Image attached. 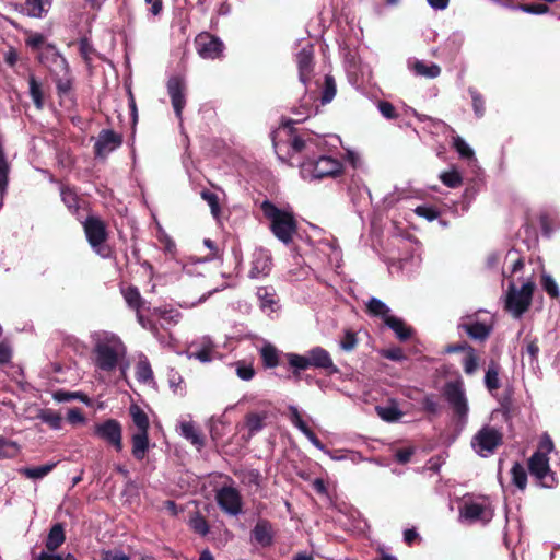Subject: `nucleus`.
I'll list each match as a JSON object with an SVG mask.
<instances>
[{
  "mask_svg": "<svg viewBox=\"0 0 560 560\" xmlns=\"http://www.w3.org/2000/svg\"><path fill=\"white\" fill-rule=\"evenodd\" d=\"M91 340L95 366L105 372L119 368L121 375L125 376L129 363L126 361L127 348L122 340L116 334L106 330L92 332Z\"/></svg>",
  "mask_w": 560,
  "mask_h": 560,
  "instance_id": "1",
  "label": "nucleus"
},
{
  "mask_svg": "<svg viewBox=\"0 0 560 560\" xmlns=\"http://www.w3.org/2000/svg\"><path fill=\"white\" fill-rule=\"evenodd\" d=\"M261 210L270 221L273 235L282 243L289 244L296 232V222L292 212L281 210L268 200L261 203Z\"/></svg>",
  "mask_w": 560,
  "mask_h": 560,
  "instance_id": "2",
  "label": "nucleus"
},
{
  "mask_svg": "<svg viewBox=\"0 0 560 560\" xmlns=\"http://www.w3.org/2000/svg\"><path fill=\"white\" fill-rule=\"evenodd\" d=\"M443 396L458 423L465 425L468 422L469 404L463 381L447 382L443 387Z\"/></svg>",
  "mask_w": 560,
  "mask_h": 560,
  "instance_id": "3",
  "label": "nucleus"
},
{
  "mask_svg": "<svg viewBox=\"0 0 560 560\" xmlns=\"http://www.w3.org/2000/svg\"><path fill=\"white\" fill-rule=\"evenodd\" d=\"M342 171V164L338 159L320 155L316 160L307 159L301 163V175L305 179H322L335 177Z\"/></svg>",
  "mask_w": 560,
  "mask_h": 560,
  "instance_id": "4",
  "label": "nucleus"
},
{
  "mask_svg": "<svg viewBox=\"0 0 560 560\" xmlns=\"http://www.w3.org/2000/svg\"><path fill=\"white\" fill-rule=\"evenodd\" d=\"M459 517L468 523H489L493 517L490 499L487 497L466 499L459 509Z\"/></svg>",
  "mask_w": 560,
  "mask_h": 560,
  "instance_id": "5",
  "label": "nucleus"
},
{
  "mask_svg": "<svg viewBox=\"0 0 560 560\" xmlns=\"http://www.w3.org/2000/svg\"><path fill=\"white\" fill-rule=\"evenodd\" d=\"M458 328L475 340H485L492 331V316L485 311L463 316L458 323Z\"/></svg>",
  "mask_w": 560,
  "mask_h": 560,
  "instance_id": "6",
  "label": "nucleus"
},
{
  "mask_svg": "<svg viewBox=\"0 0 560 560\" xmlns=\"http://www.w3.org/2000/svg\"><path fill=\"white\" fill-rule=\"evenodd\" d=\"M534 288L532 281L523 283L520 289L515 288L514 284L510 285L505 307L514 317L518 318L527 311L532 302Z\"/></svg>",
  "mask_w": 560,
  "mask_h": 560,
  "instance_id": "7",
  "label": "nucleus"
},
{
  "mask_svg": "<svg viewBox=\"0 0 560 560\" xmlns=\"http://www.w3.org/2000/svg\"><path fill=\"white\" fill-rule=\"evenodd\" d=\"M501 443L502 433L491 425H483L471 439L472 450L481 457L492 455Z\"/></svg>",
  "mask_w": 560,
  "mask_h": 560,
  "instance_id": "8",
  "label": "nucleus"
},
{
  "mask_svg": "<svg viewBox=\"0 0 560 560\" xmlns=\"http://www.w3.org/2000/svg\"><path fill=\"white\" fill-rule=\"evenodd\" d=\"M528 468L530 475L544 488H553L557 485L555 474L549 466V458L544 452H535L529 460Z\"/></svg>",
  "mask_w": 560,
  "mask_h": 560,
  "instance_id": "9",
  "label": "nucleus"
},
{
  "mask_svg": "<svg viewBox=\"0 0 560 560\" xmlns=\"http://www.w3.org/2000/svg\"><path fill=\"white\" fill-rule=\"evenodd\" d=\"M93 432L95 436L113 446L115 451H122V427L116 419H107L96 423Z\"/></svg>",
  "mask_w": 560,
  "mask_h": 560,
  "instance_id": "10",
  "label": "nucleus"
},
{
  "mask_svg": "<svg viewBox=\"0 0 560 560\" xmlns=\"http://www.w3.org/2000/svg\"><path fill=\"white\" fill-rule=\"evenodd\" d=\"M83 226L86 238L95 253L102 257H107L109 250L104 246L107 236L105 224L97 218L89 217Z\"/></svg>",
  "mask_w": 560,
  "mask_h": 560,
  "instance_id": "11",
  "label": "nucleus"
},
{
  "mask_svg": "<svg viewBox=\"0 0 560 560\" xmlns=\"http://www.w3.org/2000/svg\"><path fill=\"white\" fill-rule=\"evenodd\" d=\"M295 61L299 70V80L306 85L314 72V48L310 42H305L296 52Z\"/></svg>",
  "mask_w": 560,
  "mask_h": 560,
  "instance_id": "12",
  "label": "nucleus"
},
{
  "mask_svg": "<svg viewBox=\"0 0 560 560\" xmlns=\"http://www.w3.org/2000/svg\"><path fill=\"white\" fill-rule=\"evenodd\" d=\"M197 52L203 59H217L223 55V42L209 33H201L196 38Z\"/></svg>",
  "mask_w": 560,
  "mask_h": 560,
  "instance_id": "13",
  "label": "nucleus"
},
{
  "mask_svg": "<svg viewBox=\"0 0 560 560\" xmlns=\"http://www.w3.org/2000/svg\"><path fill=\"white\" fill-rule=\"evenodd\" d=\"M215 499L218 505L225 513L236 516L242 511V498L237 489L233 487H222L217 491Z\"/></svg>",
  "mask_w": 560,
  "mask_h": 560,
  "instance_id": "14",
  "label": "nucleus"
},
{
  "mask_svg": "<svg viewBox=\"0 0 560 560\" xmlns=\"http://www.w3.org/2000/svg\"><path fill=\"white\" fill-rule=\"evenodd\" d=\"M186 83L180 77H172L167 81V92L176 117L182 120L183 109L186 105Z\"/></svg>",
  "mask_w": 560,
  "mask_h": 560,
  "instance_id": "15",
  "label": "nucleus"
},
{
  "mask_svg": "<svg viewBox=\"0 0 560 560\" xmlns=\"http://www.w3.org/2000/svg\"><path fill=\"white\" fill-rule=\"evenodd\" d=\"M252 267L249 270V277L252 279H258L269 275L271 270L272 259L268 250L264 248H257L252 255Z\"/></svg>",
  "mask_w": 560,
  "mask_h": 560,
  "instance_id": "16",
  "label": "nucleus"
},
{
  "mask_svg": "<svg viewBox=\"0 0 560 560\" xmlns=\"http://www.w3.org/2000/svg\"><path fill=\"white\" fill-rule=\"evenodd\" d=\"M310 366L326 370L329 374L339 373V369L334 364L330 353L322 347H313L307 351Z\"/></svg>",
  "mask_w": 560,
  "mask_h": 560,
  "instance_id": "17",
  "label": "nucleus"
},
{
  "mask_svg": "<svg viewBox=\"0 0 560 560\" xmlns=\"http://www.w3.org/2000/svg\"><path fill=\"white\" fill-rule=\"evenodd\" d=\"M122 143V138L119 133L113 130H102L95 142V153L98 156H105L119 148Z\"/></svg>",
  "mask_w": 560,
  "mask_h": 560,
  "instance_id": "18",
  "label": "nucleus"
},
{
  "mask_svg": "<svg viewBox=\"0 0 560 560\" xmlns=\"http://www.w3.org/2000/svg\"><path fill=\"white\" fill-rule=\"evenodd\" d=\"M42 61L49 68L54 77L63 75L69 72V65L66 58L55 47H51L42 56Z\"/></svg>",
  "mask_w": 560,
  "mask_h": 560,
  "instance_id": "19",
  "label": "nucleus"
},
{
  "mask_svg": "<svg viewBox=\"0 0 560 560\" xmlns=\"http://www.w3.org/2000/svg\"><path fill=\"white\" fill-rule=\"evenodd\" d=\"M253 539L261 547H269L273 544V530L267 521H259L252 530Z\"/></svg>",
  "mask_w": 560,
  "mask_h": 560,
  "instance_id": "20",
  "label": "nucleus"
},
{
  "mask_svg": "<svg viewBox=\"0 0 560 560\" xmlns=\"http://www.w3.org/2000/svg\"><path fill=\"white\" fill-rule=\"evenodd\" d=\"M409 69L418 77L435 79L441 74V68L434 62H424L422 60H413L408 62Z\"/></svg>",
  "mask_w": 560,
  "mask_h": 560,
  "instance_id": "21",
  "label": "nucleus"
},
{
  "mask_svg": "<svg viewBox=\"0 0 560 560\" xmlns=\"http://www.w3.org/2000/svg\"><path fill=\"white\" fill-rule=\"evenodd\" d=\"M320 137L308 136L306 139L302 136H294L290 141V147L293 153L300 152H313L315 147H318L322 142Z\"/></svg>",
  "mask_w": 560,
  "mask_h": 560,
  "instance_id": "22",
  "label": "nucleus"
},
{
  "mask_svg": "<svg viewBox=\"0 0 560 560\" xmlns=\"http://www.w3.org/2000/svg\"><path fill=\"white\" fill-rule=\"evenodd\" d=\"M132 443V455L136 459L142 460L145 457L150 448L149 433L148 432H135L131 435Z\"/></svg>",
  "mask_w": 560,
  "mask_h": 560,
  "instance_id": "23",
  "label": "nucleus"
},
{
  "mask_svg": "<svg viewBox=\"0 0 560 560\" xmlns=\"http://www.w3.org/2000/svg\"><path fill=\"white\" fill-rule=\"evenodd\" d=\"M52 0H25L26 14L30 18L42 19L50 10Z\"/></svg>",
  "mask_w": 560,
  "mask_h": 560,
  "instance_id": "24",
  "label": "nucleus"
},
{
  "mask_svg": "<svg viewBox=\"0 0 560 560\" xmlns=\"http://www.w3.org/2000/svg\"><path fill=\"white\" fill-rule=\"evenodd\" d=\"M259 353L262 360V364L267 369H273L280 363L281 352L271 343H265L260 349Z\"/></svg>",
  "mask_w": 560,
  "mask_h": 560,
  "instance_id": "25",
  "label": "nucleus"
},
{
  "mask_svg": "<svg viewBox=\"0 0 560 560\" xmlns=\"http://www.w3.org/2000/svg\"><path fill=\"white\" fill-rule=\"evenodd\" d=\"M129 413L132 419V423L136 428V432H148L150 422L148 415L138 405H131Z\"/></svg>",
  "mask_w": 560,
  "mask_h": 560,
  "instance_id": "26",
  "label": "nucleus"
},
{
  "mask_svg": "<svg viewBox=\"0 0 560 560\" xmlns=\"http://www.w3.org/2000/svg\"><path fill=\"white\" fill-rule=\"evenodd\" d=\"M385 325L390 328L400 340H407L411 336V328L405 322L394 315L386 317Z\"/></svg>",
  "mask_w": 560,
  "mask_h": 560,
  "instance_id": "27",
  "label": "nucleus"
},
{
  "mask_svg": "<svg viewBox=\"0 0 560 560\" xmlns=\"http://www.w3.org/2000/svg\"><path fill=\"white\" fill-rule=\"evenodd\" d=\"M180 435L190 441L198 448L203 446V439L190 421H183L179 423Z\"/></svg>",
  "mask_w": 560,
  "mask_h": 560,
  "instance_id": "28",
  "label": "nucleus"
},
{
  "mask_svg": "<svg viewBox=\"0 0 560 560\" xmlns=\"http://www.w3.org/2000/svg\"><path fill=\"white\" fill-rule=\"evenodd\" d=\"M257 296L260 302V308L265 312L273 313L278 308V302L275 298V293L267 288H259Z\"/></svg>",
  "mask_w": 560,
  "mask_h": 560,
  "instance_id": "29",
  "label": "nucleus"
},
{
  "mask_svg": "<svg viewBox=\"0 0 560 560\" xmlns=\"http://www.w3.org/2000/svg\"><path fill=\"white\" fill-rule=\"evenodd\" d=\"M315 97L313 95H305L299 108L294 110V114L298 116L295 121H303L308 118L311 115L316 114L317 106H314Z\"/></svg>",
  "mask_w": 560,
  "mask_h": 560,
  "instance_id": "30",
  "label": "nucleus"
},
{
  "mask_svg": "<svg viewBox=\"0 0 560 560\" xmlns=\"http://www.w3.org/2000/svg\"><path fill=\"white\" fill-rule=\"evenodd\" d=\"M56 463H47L37 467H24L20 469V472L28 479L39 480L46 477L54 468Z\"/></svg>",
  "mask_w": 560,
  "mask_h": 560,
  "instance_id": "31",
  "label": "nucleus"
},
{
  "mask_svg": "<svg viewBox=\"0 0 560 560\" xmlns=\"http://www.w3.org/2000/svg\"><path fill=\"white\" fill-rule=\"evenodd\" d=\"M136 377L140 383L153 382V371L147 357L141 355L136 365Z\"/></svg>",
  "mask_w": 560,
  "mask_h": 560,
  "instance_id": "32",
  "label": "nucleus"
},
{
  "mask_svg": "<svg viewBox=\"0 0 560 560\" xmlns=\"http://www.w3.org/2000/svg\"><path fill=\"white\" fill-rule=\"evenodd\" d=\"M122 296L127 303V305L135 310L136 312H139L140 308L143 305V299L136 287H127L121 290Z\"/></svg>",
  "mask_w": 560,
  "mask_h": 560,
  "instance_id": "33",
  "label": "nucleus"
},
{
  "mask_svg": "<svg viewBox=\"0 0 560 560\" xmlns=\"http://www.w3.org/2000/svg\"><path fill=\"white\" fill-rule=\"evenodd\" d=\"M65 541V530L61 524H55L48 534L47 540H46V548L49 551L56 550L58 547H60Z\"/></svg>",
  "mask_w": 560,
  "mask_h": 560,
  "instance_id": "34",
  "label": "nucleus"
},
{
  "mask_svg": "<svg viewBox=\"0 0 560 560\" xmlns=\"http://www.w3.org/2000/svg\"><path fill=\"white\" fill-rule=\"evenodd\" d=\"M267 412H250L246 416V427L250 435L261 431L265 427Z\"/></svg>",
  "mask_w": 560,
  "mask_h": 560,
  "instance_id": "35",
  "label": "nucleus"
},
{
  "mask_svg": "<svg viewBox=\"0 0 560 560\" xmlns=\"http://www.w3.org/2000/svg\"><path fill=\"white\" fill-rule=\"evenodd\" d=\"M375 410H376L377 416L387 422H396V421L400 420V418L404 415L400 411V409L394 404L386 405V406H377L375 408Z\"/></svg>",
  "mask_w": 560,
  "mask_h": 560,
  "instance_id": "36",
  "label": "nucleus"
},
{
  "mask_svg": "<svg viewBox=\"0 0 560 560\" xmlns=\"http://www.w3.org/2000/svg\"><path fill=\"white\" fill-rule=\"evenodd\" d=\"M289 365L293 369L294 375H298L300 371L306 370L310 366L307 352L305 354L298 353H285Z\"/></svg>",
  "mask_w": 560,
  "mask_h": 560,
  "instance_id": "37",
  "label": "nucleus"
},
{
  "mask_svg": "<svg viewBox=\"0 0 560 560\" xmlns=\"http://www.w3.org/2000/svg\"><path fill=\"white\" fill-rule=\"evenodd\" d=\"M368 311L370 314L374 316H380L383 322L386 320V317H389L390 308L380 299L377 298H371L366 303Z\"/></svg>",
  "mask_w": 560,
  "mask_h": 560,
  "instance_id": "38",
  "label": "nucleus"
},
{
  "mask_svg": "<svg viewBox=\"0 0 560 560\" xmlns=\"http://www.w3.org/2000/svg\"><path fill=\"white\" fill-rule=\"evenodd\" d=\"M21 451V446L11 440L0 436V458L11 459L15 458Z\"/></svg>",
  "mask_w": 560,
  "mask_h": 560,
  "instance_id": "39",
  "label": "nucleus"
},
{
  "mask_svg": "<svg viewBox=\"0 0 560 560\" xmlns=\"http://www.w3.org/2000/svg\"><path fill=\"white\" fill-rule=\"evenodd\" d=\"M540 285L542 290L551 298L558 299L560 296V289L556 280L546 271L541 272Z\"/></svg>",
  "mask_w": 560,
  "mask_h": 560,
  "instance_id": "40",
  "label": "nucleus"
},
{
  "mask_svg": "<svg viewBox=\"0 0 560 560\" xmlns=\"http://www.w3.org/2000/svg\"><path fill=\"white\" fill-rule=\"evenodd\" d=\"M10 164L7 160L3 144L0 141V194H4L8 187Z\"/></svg>",
  "mask_w": 560,
  "mask_h": 560,
  "instance_id": "41",
  "label": "nucleus"
},
{
  "mask_svg": "<svg viewBox=\"0 0 560 560\" xmlns=\"http://www.w3.org/2000/svg\"><path fill=\"white\" fill-rule=\"evenodd\" d=\"M153 314L161 318L167 325H175L179 322L182 314L177 310L156 307L153 310Z\"/></svg>",
  "mask_w": 560,
  "mask_h": 560,
  "instance_id": "42",
  "label": "nucleus"
},
{
  "mask_svg": "<svg viewBox=\"0 0 560 560\" xmlns=\"http://www.w3.org/2000/svg\"><path fill=\"white\" fill-rule=\"evenodd\" d=\"M212 343L207 340L202 348H195L190 350L189 358H194L202 363L210 362L213 359Z\"/></svg>",
  "mask_w": 560,
  "mask_h": 560,
  "instance_id": "43",
  "label": "nucleus"
},
{
  "mask_svg": "<svg viewBox=\"0 0 560 560\" xmlns=\"http://www.w3.org/2000/svg\"><path fill=\"white\" fill-rule=\"evenodd\" d=\"M60 196L63 201V203L67 206V208L72 212L77 213L80 208V199L78 195L68 187H61L60 188Z\"/></svg>",
  "mask_w": 560,
  "mask_h": 560,
  "instance_id": "44",
  "label": "nucleus"
},
{
  "mask_svg": "<svg viewBox=\"0 0 560 560\" xmlns=\"http://www.w3.org/2000/svg\"><path fill=\"white\" fill-rule=\"evenodd\" d=\"M37 418L40 419L46 424H48L54 430H59L61 428V416L51 409L40 410Z\"/></svg>",
  "mask_w": 560,
  "mask_h": 560,
  "instance_id": "45",
  "label": "nucleus"
},
{
  "mask_svg": "<svg viewBox=\"0 0 560 560\" xmlns=\"http://www.w3.org/2000/svg\"><path fill=\"white\" fill-rule=\"evenodd\" d=\"M511 476L513 483L521 490H524L527 485V472L523 465L515 463L511 468Z\"/></svg>",
  "mask_w": 560,
  "mask_h": 560,
  "instance_id": "46",
  "label": "nucleus"
},
{
  "mask_svg": "<svg viewBox=\"0 0 560 560\" xmlns=\"http://www.w3.org/2000/svg\"><path fill=\"white\" fill-rule=\"evenodd\" d=\"M453 147L458 152L460 158L468 159L476 162L474 150L469 144L459 136L453 137Z\"/></svg>",
  "mask_w": 560,
  "mask_h": 560,
  "instance_id": "47",
  "label": "nucleus"
},
{
  "mask_svg": "<svg viewBox=\"0 0 560 560\" xmlns=\"http://www.w3.org/2000/svg\"><path fill=\"white\" fill-rule=\"evenodd\" d=\"M485 385L490 392L500 387L499 368L494 363L490 364L486 371Z\"/></svg>",
  "mask_w": 560,
  "mask_h": 560,
  "instance_id": "48",
  "label": "nucleus"
},
{
  "mask_svg": "<svg viewBox=\"0 0 560 560\" xmlns=\"http://www.w3.org/2000/svg\"><path fill=\"white\" fill-rule=\"evenodd\" d=\"M359 343L357 334L352 330H346L339 340V347L345 352L353 351Z\"/></svg>",
  "mask_w": 560,
  "mask_h": 560,
  "instance_id": "49",
  "label": "nucleus"
},
{
  "mask_svg": "<svg viewBox=\"0 0 560 560\" xmlns=\"http://www.w3.org/2000/svg\"><path fill=\"white\" fill-rule=\"evenodd\" d=\"M440 179L442 183L450 187V188H456L462 185L463 178L457 170L452 168L447 172H443L440 174Z\"/></svg>",
  "mask_w": 560,
  "mask_h": 560,
  "instance_id": "50",
  "label": "nucleus"
},
{
  "mask_svg": "<svg viewBox=\"0 0 560 560\" xmlns=\"http://www.w3.org/2000/svg\"><path fill=\"white\" fill-rule=\"evenodd\" d=\"M462 364L465 373L468 375L474 374L478 370L479 360L472 348H468V352H466V355L464 357Z\"/></svg>",
  "mask_w": 560,
  "mask_h": 560,
  "instance_id": "51",
  "label": "nucleus"
},
{
  "mask_svg": "<svg viewBox=\"0 0 560 560\" xmlns=\"http://www.w3.org/2000/svg\"><path fill=\"white\" fill-rule=\"evenodd\" d=\"M30 94L35 106L40 109L43 107V93L40 84L37 82L34 75L28 79Z\"/></svg>",
  "mask_w": 560,
  "mask_h": 560,
  "instance_id": "52",
  "label": "nucleus"
},
{
  "mask_svg": "<svg viewBox=\"0 0 560 560\" xmlns=\"http://www.w3.org/2000/svg\"><path fill=\"white\" fill-rule=\"evenodd\" d=\"M336 95V83L332 77H325L324 90L322 93V104H328Z\"/></svg>",
  "mask_w": 560,
  "mask_h": 560,
  "instance_id": "53",
  "label": "nucleus"
},
{
  "mask_svg": "<svg viewBox=\"0 0 560 560\" xmlns=\"http://www.w3.org/2000/svg\"><path fill=\"white\" fill-rule=\"evenodd\" d=\"M468 92L471 96L472 101V108L475 112V115L480 118L485 114V101L481 94L474 88H469Z\"/></svg>",
  "mask_w": 560,
  "mask_h": 560,
  "instance_id": "54",
  "label": "nucleus"
},
{
  "mask_svg": "<svg viewBox=\"0 0 560 560\" xmlns=\"http://www.w3.org/2000/svg\"><path fill=\"white\" fill-rule=\"evenodd\" d=\"M55 80L59 95H67L70 93L72 88V78L70 75V71L63 75H55Z\"/></svg>",
  "mask_w": 560,
  "mask_h": 560,
  "instance_id": "55",
  "label": "nucleus"
},
{
  "mask_svg": "<svg viewBox=\"0 0 560 560\" xmlns=\"http://www.w3.org/2000/svg\"><path fill=\"white\" fill-rule=\"evenodd\" d=\"M189 526L201 536H206L209 533V525L200 514H196L189 520Z\"/></svg>",
  "mask_w": 560,
  "mask_h": 560,
  "instance_id": "56",
  "label": "nucleus"
},
{
  "mask_svg": "<svg viewBox=\"0 0 560 560\" xmlns=\"http://www.w3.org/2000/svg\"><path fill=\"white\" fill-rule=\"evenodd\" d=\"M201 198L209 205L212 215L218 218L220 214V205L217 194L210 190H202Z\"/></svg>",
  "mask_w": 560,
  "mask_h": 560,
  "instance_id": "57",
  "label": "nucleus"
},
{
  "mask_svg": "<svg viewBox=\"0 0 560 560\" xmlns=\"http://www.w3.org/2000/svg\"><path fill=\"white\" fill-rule=\"evenodd\" d=\"M236 375L243 381H250L255 375V370L252 364L238 361L235 363Z\"/></svg>",
  "mask_w": 560,
  "mask_h": 560,
  "instance_id": "58",
  "label": "nucleus"
},
{
  "mask_svg": "<svg viewBox=\"0 0 560 560\" xmlns=\"http://www.w3.org/2000/svg\"><path fill=\"white\" fill-rule=\"evenodd\" d=\"M512 8L530 14H545L549 11L548 7L544 3L521 4Z\"/></svg>",
  "mask_w": 560,
  "mask_h": 560,
  "instance_id": "59",
  "label": "nucleus"
},
{
  "mask_svg": "<svg viewBox=\"0 0 560 560\" xmlns=\"http://www.w3.org/2000/svg\"><path fill=\"white\" fill-rule=\"evenodd\" d=\"M423 408L425 411L436 415L441 410V405L433 395H427L423 398Z\"/></svg>",
  "mask_w": 560,
  "mask_h": 560,
  "instance_id": "60",
  "label": "nucleus"
},
{
  "mask_svg": "<svg viewBox=\"0 0 560 560\" xmlns=\"http://www.w3.org/2000/svg\"><path fill=\"white\" fill-rule=\"evenodd\" d=\"M415 212L419 217L425 218L428 221H433L439 215L438 210L429 206H419L415 209Z\"/></svg>",
  "mask_w": 560,
  "mask_h": 560,
  "instance_id": "61",
  "label": "nucleus"
},
{
  "mask_svg": "<svg viewBox=\"0 0 560 560\" xmlns=\"http://www.w3.org/2000/svg\"><path fill=\"white\" fill-rule=\"evenodd\" d=\"M378 110L387 119H393L397 117L396 109L389 102H380Z\"/></svg>",
  "mask_w": 560,
  "mask_h": 560,
  "instance_id": "62",
  "label": "nucleus"
},
{
  "mask_svg": "<svg viewBox=\"0 0 560 560\" xmlns=\"http://www.w3.org/2000/svg\"><path fill=\"white\" fill-rule=\"evenodd\" d=\"M45 37L40 33H28L26 45L31 48H39L44 44Z\"/></svg>",
  "mask_w": 560,
  "mask_h": 560,
  "instance_id": "63",
  "label": "nucleus"
},
{
  "mask_svg": "<svg viewBox=\"0 0 560 560\" xmlns=\"http://www.w3.org/2000/svg\"><path fill=\"white\" fill-rule=\"evenodd\" d=\"M38 560H75V558L71 553H67L63 557L61 555L42 552Z\"/></svg>",
  "mask_w": 560,
  "mask_h": 560,
  "instance_id": "64",
  "label": "nucleus"
}]
</instances>
